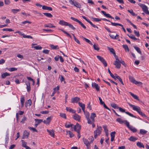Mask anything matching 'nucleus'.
Returning a JSON list of instances; mask_svg holds the SVG:
<instances>
[{
    "instance_id": "680f3d73",
    "label": "nucleus",
    "mask_w": 149,
    "mask_h": 149,
    "mask_svg": "<svg viewBox=\"0 0 149 149\" xmlns=\"http://www.w3.org/2000/svg\"><path fill=\"white\" fill-rule=\"evenodd\" d=\"M65 34H66L68 36L70 37V38H72L71 36L68 33L66 32V31H64V30H62V29H60Z\"/></svg>"
},
{
    "instance_id": "a19ab883",
    "label": "nucleus",
    "mask_w": 149,
    "mask_h": 149,
    "mask_svg": "<svg viewBox=\"0 0 149 149\" xmlns=\"http://www.w3.org/2000/svg\"><path fill=\"white\" fill-rule=\"evenodd\" d=\"M43 14L44 15L48 17H52V15L50 13H44Z\"/></svg>"
},
{
    "instance_id": "09e8293b",
    "label": "nucleus",
    "mask_w": 149,
    "mask_h": 149,
    "mask_svg": "<svg viewBox=\"0 0 149 149\" xmlns=\"http://www.w3.org/2000/svg\"><path fill=\"white\" fill-rule=\"evenodd\" d=\"M67 26H68L70 28H71V29L74 30L75 29L74 27L70 24L69 23H68V24L67 25Z\"/></svg>"
},
{
    "instance_id": "bb28decb",
    "label": "nucleus",
    "mask_w": 149,
    "mask_h": 149,
    "mask_svg": "<svg viewBox=\"0 0 149 149\" xmlns=\"http://www.w3.org/2000/svg\"><path fill=\"white\" fill-rule=\"evenodd\" d=\"M79 105L83 111H84L85 109V105L81 102H79L78 103Z\"/></svg>"
},
{
    "instance_id": "4d7b16f0",
    "label": "nucleus",
    "mask_w": 149,
    "mask_h": 149,
    "mask_svg": "<svg viewBox=\"0 0 149 149\" xmlns=\"http://www.w3.org/2000/svg\"><path fill=\"white\" fill-rule=\"evenodd\" d=\"M28 128L31 130L33 131V132H37V130L34 128L32 127H29Z\"/></svg>"
},
{
    "instance_id": "5701e85b",
    "label": "nucleus",
    "mask_w": 149,
    "mask_h": 149,
    "mask_svg": "<svg viewBox=\"0 0 149 149\" xmlns=\"http://www.w3.org/2000/svg\"><path fill=\"white\" fill-rule=\"evenodd\" d=\"M81 38L83 40H85L86 42L87 43H89V44L93 45L92 43L88 39L86 38H85L83 36H81Z\"/></svg>"
},
{
    "instance_id": "ddd939ff",
    "label": "nucleus",
    "mask_w": 149,
    "mask_h": 149,
    "mask_svg": "<svg viewBox=\"0 0 149 149\" xmlns=\"http://www.w3.org/2000/svg\"><path fill=\"white\" fill-rule=\"evenodd\" d=\"M127 126L128 128L131 131H132L133 132H136L137 131V130L135 128L133 127L132 126H131L130 125V123H129L128 125H127Z\"/></svg>"
},
{
    "instance_id": "6ab92c4d",
    "label": "nucleus",
    "mask_w": 149,
    "mask_h": 149,
    "mask_svg": "<svg viewBox=\"0 0 149 149\" xmlns=\"http://www.w3.org/2000/svg\"><path fill=\"white\" fill-rule=\"evenodd\" d=\"M47 131L49 133V135L52 137H54V133L53 130H47Z\"/></svg>"
},
{
    "instance_id": "4468645a",
    "label": "nucleus",
    "mask_w": 149,
    "mask_h": 149,
    "mask_svg": "<svg viewBox=\"0 0 149 149\" xmlns=\"http://www.w3.org/2000/svg\"><path fill=\"white\" fill-rule=\"evenodd\" d=\"M80 98L78 97H75L72 98L71 99V102L72 103H77L79 101Z\"/></svg>"
},
{
    "instance_id": "72a5a7b5",
    "label": "nucleus",
    "mask_w": 149,
    "mask_h": 149,
    "mask_svg": "<svg viewBox=\"0 0 149 149\" xmlns=\"http://www.w3.org/2000/svg\"><path fill=\"white\" fill-rule=\"evenodd\" d=\"M20 10V9H12L11 11L14 14H16L17 12Z\"/></svg>"
},
{
    "instance_id": "c756f323",
    "label": "nucleus",
    "mask_w": 149,
    "mask_h": 149,
    "mask_svg": "<svg viewBox=\"0 0 149 149\" xmlns=\"http://www.w3.org/2000/svg\"><path fill=\"white\" fill-rule=\"evenodd\" d=\"M24 97H21L20 99V102L21 104V107L22 108L24 106Z\"/></svg>"
},
{
    "instance_id": "f3484780",
    "label": "nucleus",
    "mask_w": 149,
    "mask_h": 149,
    "mask_svg": "<svg viewBox=\"0 0 149 149\" xmlns=\"http://www.w3.org/2000/svg\"><path fill=\"white\" fill-rule=\"evenodd\" d=\"M101 12L103 14L104 16L107 17H109L111 19H113L114 18L113 17L109 14L106 13V12L103 11H102Z\"/></svg>"
},
{
    "instance_id": "423d86ee",
    "label": "nucleus",
    "mask_w": 149,
    "mask_h": 149,
    "mask_svg": "<svg viewBox=\"0 0 149 149\" xmlns=\"http://www.w3.org/2000/svg\"><path fill=\"white\" fill-rule=\"evenodd\" d=\"M116 121L120 124L124 123L127 126L128 125L129 122L127 120H123L121 118H118L116 119Z\"/></svg>"
},
{
    "instance_id": "4c0bfd02",
    "label": "nucleus",
    "mask_w": 149,
    "mask_h": 149,
    "mask_svg": "<svg viewBox=\"0 0 149 149\" xmlns=\"http://www.w3.org/2000/svg\"><path fill=\"white\" fill-rule=\"evenodd\" d=\"M107 48L111 53L113 54H115L114 50L113 48H110L109 47H107Z\"/></svg>"
},
{
    "instance_id": "37998d69",
    "label": "nucleus",
    "mask_w": 149,
    "mask_h": 149,
    "mask_svg": "<svg viewBox=\"0 0 149 149\" xmlns=\"http://www.w3.org/2000/svg\"><path fill=\"white\" fill-rule=\"evenodd\" d=\"M127 11L130 13L132 15L134 16L136 15V14L133 12V10L132 9H131L130 10H128Z\"/></svg>"
},
{
    "instance_id": "0eeeda50",
    "label": "nucleus",
    "mask_w": 149,
    "mask_h": 149,
    "mask_svg": "<svg viewBox=\"0 0 149 149\" xmlns=\"http://www.w3.org/2000/svg\"><path fill=\"white\" fill-rule=\"evenodd\" d=\"M129 78L131 82L136 84H140L141 85L142 84V83L141 82L136 81L134 79L132 76H129Z\"/></svg>"
},
{
    "instance_id": "603ef678",
    "label": "nucleus",
    "mask_w": 149,
    "mask_h": 149,
    "mask_svg": "<svg viewBox=\"0 0 149 149\" xmlns=\"http://www.w3.org/2000/svg\"><path fill=\"white\" fill-rule=\"evenodd\" d=\"M111 105L112 107L115 109H118L119 107L115 104L113 103L111 104Z\"/></svg>"
},
{
    "instance_id": "338daca9",
    "label": "nucleus",
    "mask_w": 149,
    "mask_h": 149,
    "mask_svg": "<svg viewBox=\"0 0 149 149\" xmlns=\"http://www.w3.org/2000/svg\"><path fill=\"white\" fill-rule=\"evenodd\" d=\"M71 19L73 20L74 21H76V22H78V23H79V22L80 21H79V20H78V19H76V18H75L73 17H70Z\"/></svg>"
},
{
    "instance_id": "e2e57ef3",
    "label": "nucleus",
    "mask_w": 149,
    "mask_h": 149,
    "mask_svg": "<svg viewBox=\"0 0 149 149\" xmlns=\"http://www.w3.org/2000/svg\"><path fill=\"white\" fill-rule=\"evenodd\" d=\"M134 34L137 37H139V36L140 34L138 31H136L135 30L134 31Z\"/></svg>"
},
{
    "instance_id": "3c124183",
    "label": "nucleus",
    "mask_w": 149,
    "mask_h": 149,
    "mask_svg": "<svg viewBox=\"0 0 149 149\" xmlns=\"http://www.w3.org/2000/svg\"><path fill=\"white\" fill-rule=\"evenodd\" d=\"M111 24L112 26H122L121 24L118 23H113L112 22H111Z\"/></svg>"
},
{
    "instance_id": "2eb2a0df",
    "label": "nucleus",
    "mask_w": 149,
    "mask_h": 149,
    "mask_svg": "<svg viewBox=\"0 0 149 149\" xmlns=\"http://www.w3.org/2000/svg\"><path fill=\"white\" fill-rule=\"evenodd\" d=\"M29 135V133L28 132L26 131L25 130L23 133V137H22V139H24L25 138H28Z\"/></svg>"
},
{
    "instance_id": "39448f33",
    "label": "nucleus",
    "mask_w": 149,
    "mask_h": 149,
    "mask_svg": "<svg viewBox=\"0 0 149 149\" xmlns=\"http://www.w3.org/2000/svg\"><path fill=\"white\" fill-rule=\"evenodd\" d=\"M118 109H119V111H120L121 112H122V113L125 112V113L126 114L129 115V116H130L132 117H134L135 118H136V116H134L133 114L130 113L129 112H128V111L125 112V109H123V108H122L120 107H119V108H118Z\"/></svg>"
},
{
    "instance_id": "6e6552de",
    "label": "nucleus",
    "mask_w": 149,
    "mask_h": 149,
    "mask_svg": "<svg viewBox=\"0 0 149 149\" xmlns=\"http://www.w3.org/2000/svg\"><path fill=\"white\" fill-rule=\"evenodd\" d=\"M97 57L103 64L105 67L107 66L106 61L103 57L99 56H97Z\"/></svg>"
},
{
    "instance_id": "473e14b6",
    "label": "nucleus",
    "mask_w": 149,
    "mask_h": 149,
    "mask_svg": "<svg viewBox=\"0 0 149 149\" xmlns=\"http://www.w3.org/2000/svg\"><path fill=\"white\" fill-rule=\"evenodd\" d=\"M134 47L136 49V50L137 51V52L139 53L140 54H142L141 52V50L139 48L136 46H134Z\"/></svg>"
},
{
    "instance_id": "de8ad7c7",
    "label": "nucleus",
    "mask_w": 149,
    "mask_h": 149,
    "mask_svg": "<svg viewBox=\"0 0 149 149\" xmlns=\"http://www.w3.org/2000/svg\"><path fill=\"white\" fill-rule=\"evenodd\" d=\"M21 141L22 142V146L24 147H25L27 146L26 144L27 143L25 142L24 140H21Z\"/></svg>"
},
{
    "instance_id": "5fc2aeb1",
    "label": "nucleus",
    "mask_w": 149,
    "mask_h": 149,
    "mask_svg": "<svg viewBox=\"0 0 149 149\" xmlns=\"http://www.w3.org/2000/svg\"><path fill=\"white\" fill-rule=\"evenodd\" d=\"M2 30L3 31H14V30L12 29L8 28H4Z\"/></svg>"
},
{
    "instance_id": "a211bd4d",
    "label": "nucleus",
    "mask_w": 149,
    "mask_h": 149,
    "mask_svg": "<svg viewBox=\"0 0 149 149\" xmlns=\"http://www.w3.org/2000/svg\"><path fill=\"white\" fill-rule=\"evenodd\" d=\"M92 86L93 87L95 88L97 91L100 90V86L97 84L93 83L92 84Z\"/></svg>"
},
{
    "instance_id": "f03ea898",
    "label": "nucleus",
    "mask_w": 149,
    "mask_h": 149,
    "mask_svg": "<svg viewBox=\"0 0 149 149\" xmlns=\"http://www.w3.org/2000/svg\"><path fill=\"white\" fill-rule=\"evenodd\" d=\"M129 105L133 109L137 112L140 115L144 117H146V115L141 111L140 108L137 106L129 103Z\"/></svg>"
},
{
    "instance_id": "412c9836",
    "label": "nucleus",
    "mask_w": 149,
    "mask_h": 149,
    "mask_svg": "<svg viewBox=\"0 0 149 149\" xmlns=\"http://www.w3.org/2000/svg\"><path fill=\"white\" fill-rule=\"evenodd\" d=\"M42 8L43 10H47L50 11H52V8L50 7L47 6L45 5H44L42 6Z\"/></svg>"
},
{
    "instance_id": "69168bd1",
    "label": "nucleus",
    "mask_w": 149,
    "mask_h": 149,
    "mask_svg": "<svg viewBox=\"0 0 149 149\" xmlns=\"http://www.w3.org/2000/svg\"><path fill=\"white\" fill-rule=\"evenodd\" d=\"M78 23L84 29H86V26L81 21H80Z\"/></svg>"
},
{
    "instance_id": "a878e982",
    "label": "nucleus",
    "mask_w": 149,
    "mask_h": 149,
    "mask_svg": "<svg viewBox=\"0 0 149 149\" xmlns=\"http://www.w3.org/2000/svg\"><path fill=\"white\" fill-rule=\"evenodd\" d=\"M115 133L116 132H111V141H113L114 140Z\"/></svg>"
},
{
    "instance_id": "cd10ccee",
    "label": "nucleus",
    "mask_w": 149,
    "mask_h": 149,
    "mask_svg": "<svg viewBox=\"0 0 149 149\" xmlns=\"http://www.w3.org/2000/svg\"><path fill=\"white\" fill-rule=\"evenodd\" d=\"M31 104V100H29L26 101L25 103V107H27L28 106H30Z\"/></svg>"
},
{
    "instance_id": "f704fd0d",
    "label": "nucleus",
    "mask_w": 149,
    "mask_h": 149,
    "mask_svg": "<svg viewBox=\"0 0 149 149\" xmlns=\"http://www.w3.org/2000/svg\"><path fill=\"white\" fill-rule=\"evenodd\" d=\"M109 36L111 38L113 39H117L118 38V35L117 34H116L115 36L113 34H110Z\"/></svg>"
},
{
    "instance_id": "1a4fd4ad",
    "label": "nucleus",
    "mask_w": 149,
    "mask_h": 149,
    "mask_svg": "<svg viewBox=\"0 0 149 149\" xmlns=\"http://www.w3.org/2000/svg\"><path fill=\"white\" fill-rule=\"evenodd\" d=\"M114 65H115V67L117 69L120 68L121 65L120 64V61H114Z\"/></svg>"
},
{
    "instance_id": "bf43d9fd",
    "label": "nucleus",
    "mask_w": 149,
    "mask_h": 149,
    "mask_svg": "<svg viewBox=\"0 0 149 149\" xmlns=\"http://www.w3.org/2000/svg\"><path fill=\"white\" fill-rule=\"evenodd\" d=\"M17 69L15 68H9L8 69V70L10 72L13 71H14L16 70Z\"/></svg>"
},
{
    "instance_id": "9b49d317",
    "label": "nucleus",
    "mask_w": 149,
    "mask_h": 149,
    "mask_svg": "<svg viewBox=\"0 0 149 149\" xmlns=\"http://www.w3.org/2000/svg\"><path fill=\"white\" fill-rule=\"evenodd\" d=\"M74 130L76 131L77 132H79L81 129V126L77 123L76 125L74 127Z\"/></svg>"
},
{
    "instance_id": "4be33fe9",
    "label": "nucleus",
    "mask_w": 149,
    "mask_h": 149,
    "mask_svg": "<svg viewBox=\"0 0 149 149\" xmlns=\"http://www.w3.org/2000/svg\"><path fill=\"white\" fill-rule=\"evenodd\" d=\"M68 22H65L63 20H60L59 21V24L61 25L67 26Z\"/></svg>"
},
{
    "instance_id": "13d9d810",
    "label": "nucleus",
    "mask_w": 149,
    "mask_h": 149,
    "mask_svg": "<svg viewBox=\"0 0 149 149\" xmlns=\"http://www.w3.org/2000/svg\"><path fill=\"white\" fill-rule=\"evenodd\" d=\"M123 47L125 49V50H127L128 52H129V49L128 47V46L126 45H123Z\"/></svg>"
},
{
    "instance_id": "2f4dec72",
    "label": "nucleus",
    "mask_w": 149,
    "mask_h": 149,
    "mask_svg": "<svg viewBox=\"0 0 149 149\" xmlns=\"http://www.w3.org/2000/svg\"><path fill=\"white\" fill-rule=\"evenodd\" d=\"M10 74L7 72H6L2 74L1 77L2 78L4 79L6 77L10 76Z\"/></svg>"
},
{
    "instance_id": "8fccbe9b",
    "label": "nucleus",
    "mask_w": 149,
    "mask_h": 149,
    "mask_svg": "<svg viewBox=\"0 0 149 149\" xmlns=\"http://www.w3.org/2000/svg\"><path fill=\"white\" fill-rule=\"evenodd\" d=\"M50 47L51 48L53 49H58V45L54 46L53 45H51Z\"/></svg>"
},
{
    "instance_id": "393cba45",
    "label": "nucleus",
    "mask_w": 149,
    "mask_h": 149,
    "mask_svg": "<svg viewBox=\"0 0 149 149\" xmlns=\"http://www.w3.org/2000/svg\"><path fill=\"white\" fill-rule=\"evenodd\" d=\"M66 109L67 111H68L70 112H72L73 113H75L76 111L70 107H66Z\"/></svg>"
},
{
    "instance_id": "e433bc0d",
    "label": "nucleus",
    "mask_w": 149,
    "mask_h": 149,
    "mask_svg": "<svg viewBox=\"0 0 149 149\" xmlns=\"http://www.w3.org/2000/svg\"><path fill=\"white\" fill-rule=\"evenodd\" d=\"M136 144L137 146L140 148H144V146L143 144L140 142H138Z\"/></svg>"
},
{
    "instance_id": "c03bdc74",
    "label": "nucleus",
    "mask_w": 149,
    "mask_h": 149,
    "mask_svg": "<svg viewBox=\"0 0 149 149\" xmlns=\"http://www.w3.org/2000/svg\"><path fill=\"white\" fill-rule=\"evenodd\" d=\"M137 139H136V137H134L133 136H131L129 139V140L130 141H134L136 140Z\"/></svg>"
},
{
    "instance_id": "9d476101",
    "label": "nucleus",
    "mask_w": 149,
    "mask_h": 149,
    "mask_svg": "<svg viewBox=\"0 0 149 149\" xmlns=\"http://www.w3.org/2000/svg\"><path fill=\"white\" fill-rule=\"evenodd\" d=\"M52 118V116H51L48 117L46 119V120H44V121H43V122L46 125H49L51 120Z\"/></svg>"
},
{
    "instance_id": "c85d7f7f",
    "label": "nucleus",
    "mask_w": 149,
    "mask_h": 149,
    "mask_svg": "<svg viewBox=\"0 0 149 149\" xmlns=\"http://www.w3.org/2000/svg\"><path fill=\"white\" fill-rule=\"evenodd\" d=\"M73 125L72 124H71L70 123H65V126L66 128H69L70 127H71V128H73L72 126Z\"/></svg>"
},
{
    "instance_id": "49530a36",
    "label": "nucleus",
    "mask_w": 149,
    "mask_h": 149,
    "mask_svg": "<svg viewBox=\"0 0 149 149\" xmlns=\"http://www.w3.org/2000/svg\"><path fill=\"white\" fill-rule=\"evenodd\" d=\"M127 35L130 38H131L132 39L135 40H137L138 39L136 38L133 35L131 34L130 36H129V35Z\"/></svg>"
},
{
    "instance_id": "a18cd8bd",
    "label": "nucleus",
    "mask_w": 149,
    "mask_h": 149,
    "mask_svg": "<svg viewBox=\"0 0 149 149\" xmlns=\"http://www.w3.org/2000/svg\"><path fill=\"white\" fill-rule=\"evenodd\" d=\"M67 133L69 134V135L70 137V138H72L74 136V134L71 131H68L67 132Z\"/></svg>"
},
{
    "instance_id": "f257e3e1",
    "label": "nucleus",
    "mask_w": 149,
    "mask_h": 149,
    "mask_svg": "<svg viewBox=\"0 0 149 149\" xmlns=\"http://www.w3.org/2000/svg\"><path fill=\"white\" fill-rule=\"evenodd\" d=\"M85 115L86 118L88 121V124H91L93 127H95L94 123L95 121V118L96 117V115L95 113H91L90 118H89L90 114L89 112L87 111H83Z\"/></svg>"
},
{
    "instance_id": "f8f14e48",
    "label": "nucleus",
    "mask_w": 149,
    "mask_h": 149,
    "mask_svg": "<svg viewBox=\"0 0 149 149\" xmlns=\"http://www.w3.org/2000/svg\"><path fill=\"white\" fill-rule=\"evenodd\" d=\"M83 141L84 143L86 146L87 149H88V147L90 145V142H89V141L86 139L84 138H83Z\"/></svg>"
},
{
    "instance_id": "7c9ffc66",
    "label": "nucleus",
    "mask_w": 149,
    "mask_h": 149,
    "mask_svg": "<svg viewBox=\"0 0 149 149\" xmlns=\"http://www.w3.org/2000/svg\"><path fill=\"white\" fill-rule=\"evenodd\" d=\"M116 75V79H117L119 80V81L123 85H124L123 82L122 81L121 78L118 76L116 74H115Z\"/></svg>"
},
{
    "instance_id": "dca6fc26",
    "label": "nucleus",
    "mask_w": 149,
    "mask_h": 149,
    "mask_svg": "<svg viewBox=\"0 0 149 149\" xmlns=\"http://www.w3.org/2000/svg\"><path fill=\"white\" fill-rule=\"evenodd\" d=\"M73 118L75 120L79 121L81 118V116L75 113L73 116Z\"/></svg>"
},
{
    "instance_id": "b1692460",
    "label": "nucleus",
    "mask_w": 149,
    "mask_h": 149,
    "mask_svg": "<svg viewBox=\"0 0 149 149\" xmlns=\"http://www.w3.org/2000/svg\"><path fill=\"white\" fill-rule=\"evenodd\" d=\"M129 93L135 99H136L138 101H139V97L136 95H134V94L132 93L131 92H130Z\"/></svg>"
},
{
    "instance_id": "58836bf2",
    "label": "nucleus",
    "mask_w": 149,
    "mask_h": 149,
    "mask_svg": "<svg viewBox=\"0 0 149 149\" xmlns=\"http://www.w3.org/2000/svg\"><path fill=\"white\" fill-rule=\"evenodd\" d=\"M27 86V89L28 92H29L31 90V87L30 85V84L29 82H28V83L26 84Z\"/></svg>"
},
{
    "instance_id": "774afa93",
    "label": "nucleus",
    "mask_w": 149,
    "mask_h": 149,
    "mask_svg": "<svg viewBox=\"0 0 149 149\" xmlns=\"http://www.w3.org/2000/svg\"><path fill=\"white\" fill-rule=\"evenodd\" d=\"M4 3L6 5H9L10 3V1L9 0H5Z\"/></svg>"
},
{
    "instance_id": "79ce46f5",
    "label": "nucleus",
    "mask_w": 149,
    "mask_h": 149,
    "mask_svg": "<svg viewBox=\"0 0 149 149\" xmlns=\"http://www.w3.org/2000/svg\"><path fill=\"white\" fill-rule=\"evenodd\" d=\"M147 132V131L143 129H141L140 133L142 134H144Z\"/></svg>"
},
{
    "instance_id": "c9c22d12",
    "label": "nucleus",
    "mask_w": 149,
    "mask_h": 149,
    "mask_svg": "<svg viewBox=\"0 0 149 149\" xmlns=\"http://www.w3.org/2000/svg\"><path fill=\"white\" fill-rule=\"evenodd\" d=\"M93 47L95 50L98 51L100 49V48L98 47V45L97 44H94L93 45Z\"/></svg>"
},
{
    "instance_id": "7ed1b4c3",
    "label": "nucleus",
    "mask_w": 149,
    "mask_h": 149,
    "mask_svg": "<svg viewBox=\"0 0 149 149\" xmlns=\"http://www.w3.org/2000/svg\"><path fill=\"white\" fill-rule=\"evenodd\" d=\"M102 128L101 126H97V129L94 131V136L96 139L97 136L101 134L102 131Z\"/></svg>"
},
{
    "instance_id": "ea45409f",
    "label": "nucleus",
    "mask_w": 149,
    "mask_h": 149,
    "mask_svg": "<svg viewBox=\"0 0 149 149\" xmlns=\"http://www.w3.org/2000/svg\"><path fill=\"white\" fill-rule=\"evenodd\" d=\"M32 48H34L36 50H40L42 49V47L40 45H38L36 46H32Z\"/></svg>"
},
{
    "instance_id": "20e7f679",
    "label": "nucleus",
    "mask_w": 149,
    "mask_h": 149,
    "mask_svg": "<svg viewBox=\"0 0 149 149\" xmlns=\"http://www.w3.org/2000/svg\"><path fill=\"white\" fill-rule=\"evenodd\" d=\"M69 2L71 4L74 5L77 8H81V4L76 1L74 2V0H69Z\"/></svg>"
},
{
    "instance_id": "6e6d98bb",
    "label": "nucleus",
    "mask_w": 149,
    "mask_h": 149,
    "mask_svg": "<svg viewBox=\"0 0 149 149\" xmlns=\"http://www.w3.org/2000/svg\"><path fill=\"white\" fill-rule=\"evenodd\" d=\"M35 121L37 122L38 124L41 123V122H43V120L42 119H35Z\"/></svg>"
},
{
    "instance_id": "052dcab7",
    "label": "nucleus",
    "mask_w": 149,
    "mask_h": 149,
    "mask_svg": "<svg viewBox=\"0 0 149 149\" xmlns=\"http://www.w3.org/2000/svg\"><path fill=\"white\" fill-rule=\"evenodd\" d=\"M60 116L62 118H64L65 119H66V114L65 113H60Z\"/></svg>"
},
{
    "instance_id": "aec40b11",
    "label": "nucleus",
    "mask_w": 149,
    "mask_h": 149,
    "mask_svg": "<svg viewBox=\"0 0 149 149\" xmlns=\"http://www.w3.org/2000/svg\"><path fill=\"white\" fill-rule=\"evenodd\" d=\"M143 11L147 14L149 15V12L148 10V8L146 5L142 8Z\"/></svg>"
},
{
    "instance_id": "864d4df0",
    "label": "nucleus",
    "mask_w": 149,
    "mask_h": 149,
    "mask_svg": "<svg viewBox=\"0 0 149 149\" xmlns=\"http://www.w3.org/2000/svg\"><path fill=\"white\" fill-rule=\"evenodd\" d=\"M92 19L93 21L96 22H98L101 21V19L98 18H95L93 17H92Z\"/></svg>"
},
{
    "instance_id": "0e129e2a",
    "label": "nucleus",
    "mask_w": 149,
    "mask_h": 149,
    "mask_svg": "<svg viewBox=\"0 0 149 149\" xmlns=\"http://www.w3.org/2000/svg\"><path fill=\"white\" fill-rule=\"evenodd\" d=\"M103 128L104 129V132H108V130L107 128V126L106 125H104L103 126Z\"/></svg>"
}]
</instances>
